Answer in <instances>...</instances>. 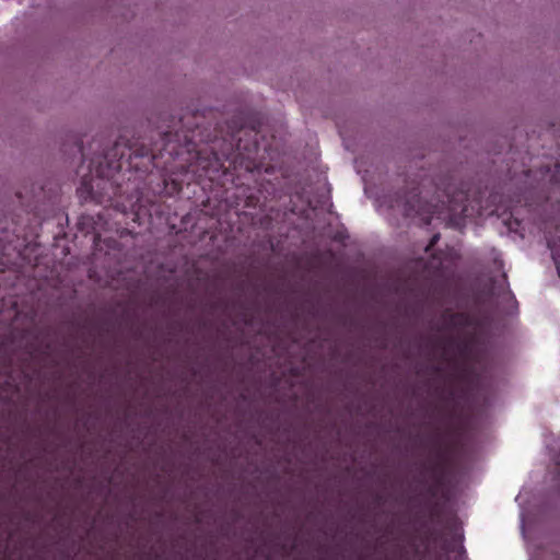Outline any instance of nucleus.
Returning a JSON list of instances; mask_svg holds the SVG:
<instances>
[{
	"label": "nucleus",
	"mask_w": 560,
	"mask_h": 560,
	"mask_svg": "<svg viewBox=\"0 0 560 560\" xmlns=\"http://www.w3.org/2000/svg\"><path fill=\"white\" fill-rule=\"evenodd\" d=\"M550 249L552 253V258L555 260V264L557 266L558 273L560 276V249L556 247L555 244H550Z\"/></svg>",
	"instance_id": "1"
}]
</instances>
